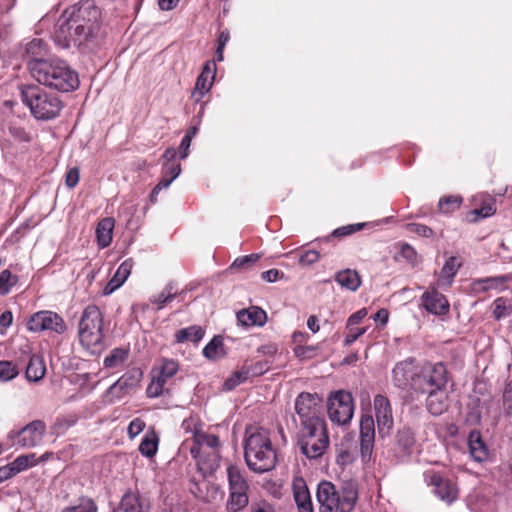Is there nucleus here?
I'll use <instances>...</instances> for the list:
<instances>
[{
	"label": "nucleus",
	"instance_id": "obj_50",
	"mask_svg": "<svg viewBox=\"0 0 512 512\" xmlns=\"http://www.w3.org/2000/svg\"><path fill=\"white\" fill-rule=\"evenodd\" d=\"M18 375L16 365L11 361H0V382H7Z\"/></svg>",
	"mask_w": 512,
	"mask_h": 512
},
{
	"label": "nucleus",
	"instance_id": "obj_25",
	"mask_svg": "<svg viewBox=\"0 0 512 512\" xmlns=\"http://www.w3.org/2000/svg\"><path fill=\"white\" fill-rule=\"evenodd\" d=\"M446 389L435 390L424 393L426 397V407L429 413L434 416L443 414L448 407Z\"/></svg>",
	"mask_w": 512,
	"mask_h": 512
},
{
	"label": "nucleus",
	"instance_id": "obj_11",
	"mask_svg": "<svg viewBox=\"0 0 512 512\" xmlns=\"http://www.w3.org/2000/svg\"><path fill=\"white\" fill-rule=\"evenodd\" d=\"M63 317L51 310H41L33 313L27 321V329L31 332H48L62 335L67 331Z\"/></svg>",
	"mask_w": 512,
	"mask_h": 512
},
{
	"label": "nucleus",
	"instance_id": "obj_63",
	"mask_svg": "<svg viewBox=\"0 0 512 512\" xmlns=\"http://www.w3.org/2000/svg\"><path fill=\"white\" fill-rule=\"evenodd\" d=\"M503 400L507 408L512 410V380L505 387Z\"/></svg>",
	"mask_w": 512,
	"mask_h": 512
},
{
	"label": "nucleus",
	"instance_id": "obj_3",
	"mask_svg": "<svg viewBox=\"0 0 512 512\" xmlns=\"http://www.w3.org/2000/svg\"><path fill=\"white\" fill-rule=\"evenodd\" d=\"M244 456L248 467L256 473L268 472L275 467L276 451L267 429L254 426L246 428Z\"/></svg>",
	"mask_w": 512,
	"mask_h": 512
},
{
	"label": "nucleus",
	"instance_id": "obj_17",
	"mask_svg": "<svg viewBox=\"0 0 512 512\" xmlns=\"http://www.w3.org/2000/svg\"><path fill=\"white\" fill-rule=\"evenodd\" d=\"M374 409L379 433L389 432L393 426L392 408L389 399L381 394L374 397Z\"/></svg>",
	"mask_w": 512,
	"mask_h": 512
},
{
	"label": "nucleus",
	"instance_id": "obj_13",
	"mask_svg": "<svg viewBox=\"0 0 512 512\" xmlns=\"http://www.w3.org/2000/svg\"><path fill=\"white\" fill-rule=\"evenodd\" d=\"M178 363L172 359H164L161 366L151 371V382L146 393L150 398L159 397L163 392L167 381L178 371Z\"/></svg>",
	"mask_w": 512,
	"mask_h": 512
},
{
	"label": "nucleus",
	"instance_id": "obj_8",
	"mask_svg": "<svg viewBox=\"0 0 512 512\" xmlns=\"http://www.w3.org/2000/svg\"><path fill=\"white\" fill-rule=\"evenodd\" d=\"M448 372L442 362H425L418 367V374L414 381V392L426 393L446 389Z\"/></svg>",
	"mask_w": 512,
	"mask_h": 512
},
{
	"label": "nucleus",
	"instance_id": "obj_27",
	"mask_svg": "<svg viewBox=\"0 0 512 512\" xmlns=\"http://www.w3.org/2000/svg\"><path fill=\"white\" fill-rule=\"evenodd\" d=\"M259 364L253 366L244 365L240 370L235 371L224 382V388L228 391L233 390L238 385L244 383L249 377L262 373V367L258 368Z\"/></svg>",
	"mask_w": 512,
	"mask_h": 512
},
{
	"label": "nucleus",
	"instance_id": "obj_7",
	"mask_svg": "<svg viewBox=\"0 0 512 512\" xmlns=\"http://www.w3.org/2000/svg\"><path fill=\"white\" fill-rule=\"evenodd\" d=\"M327 426L300 428L297 434V446L306 458L318 459L324 455L329 447Z\"/></svg>",
	"mask_w": 512,
	"mask_h": 512
},
{
	"label": "nucleus",
	"instance_id": "obj_47",
	"mask_svg": "<svg viewBox=\"0 0 512 512\" xmlns=\"http://www.w3.org/2000/svg\"><path fill=\"white\" fill-rule=\"evenodd\" d=\"M475 407L471 408L468 413L467 419L472 423H479L482 418L483 410L486 408L485 401L481 402L479 398H471L470 404Z\"/></svg>",
	"mask_w": 512,
	"mask_h": 512
},
{
	"label": "nucleus",
	"instance_id": "obj_52",
	"mask_svg": "<svg viewBox=\"0 0 512 512\" xmlns=\"http://www.w3.org/2000/svg\"><path fill=\"white\" fill-rule=\"evenodd\" d=\"M363 226H364L363 223H356V224H349L346 226H342V227L335 229L332 232L331 236L338 237V238L346 237V236L354 234L355 232L360 231L363 228Z\"/></svg>",
	"mask_w": 512,
	"mask_h": 512
},
{
	"label": "nucleus",
	"instance_id": "obj_12",
	"mask_svg": "<svg viewBox=\"0 0 512 512\" xmlns=\"http://www.w3.org/2000/svg\"><path fill=\"white\" fill-rule=\"evenodd\" d=\"M46 424L42 420H34L19 430H11L7 438L13 446L33 448L38 446L46 433Z\"/></svg>",
	"mask_w": 512,
	"mask_h": 512
},
{
	"label": "nucleus",
	"instance_id": "obj_14",
	"mask_svg": "<svg viewBox=\"0 0 512 512\" xmlns=\"http://www.w3.org/2000/svg\"><path fill=\"white\" fill-rule=\"evenodd\" d=\"M375 442V424L371 415H363L360 420V456L366 464L372 459Z\"/></svg>",
	"mask_w": 512,
	"mask_h": 512
},
{
	"label": "nucleus",
	"instance_id": "obj_19",
	"mask_svg": "<svg viewBox=\"0 0 512 512\" xmlns=\"http://www.w3.org/2000/svg\"><path fill=\"white\" fill-rule=\"evenodd\" d=\"M216 74V64L214 61H207L202 69L201 74L197 77L192 98L198 102L208 93L212 87Z\"/></svg>",
	"mask_w": 512,
	"mask_h": 512
},
{
	"label": "nucleus",
	"instance_id": "obj_31",
	"mask_svg": "<svg viewBox=\"0 0 512 512\" xmlns=\"http://www.w3.org/2000/svg\"><path fill=\"white\" fill-rule=\"evenodd\" d=\"M396 443L397 448L403 453V455L412 454L416 445L414 429L408 425L399 429L396 435Z\"/></svg>",
	"mask_w": 512,
	"mask_h": 512
},
{
	"label": "nucleus",
	"instance_id": "obj_18",
	"mask_svg": "<svg viewBox=\"0 0 512 512\" xmlns=\"http://www.w3.org/2000/svg\"><path fill=\"white\" fill-rule=\"evenodd\" d=\"M247 482H229V498L226 503L228 512H239L249 503Z\"/></svg>",
	"mask_w": 512,
	"mask_h": 512
},
{
	"label": "nucleus",
	"instance_id": "obj_44",
	"mask_svg": "<svg viewBox=\"0 0 512 512\" xmlns=\"http://www.w3.org/2000/svg\"><path fill=\"white\" fill-rule=\"evenodd\" d=\"M127 358V351L122 348L113 349L104 359L105 368H116Z\"/></svg>",
	"mask_w": 512,
	"mask_h": 512
},
{
	"label": "nucleus",
	"instance_id": "obj_46",
	"mask_svg": "<svg viewBox=\"0 0 512 512\" xmlns=\"http://www.w3.org/2000/svg\"><path fill=\"white\" fill-rule=\"evenodd\" d=\"M26 53L32 56V59H39L46 53V43L40 38H34L26 45Z\"/></svg>",
	"mask_w": 512,
	"mask_h": 512
},
{
	"label": "nucleus",
	"instance_id": "obj_32",
	"mask_svg": "<svg viewBox=\"0 0 512 512\" xmlns=\"http://www.w3.org/2000/svg\"><path fill=\"white\" fill-rule=\"evenodd\" d=\"M46 373L45 361L40 355H32L26 368V379L30 382H39Z\"/></svg>",
	"mask_w": 512,
	"mask_h": 512
},
{
	"label": "nucleus",
	"instance_id": "obj_4",
	"mask_svg": "<svg viewBox=\"0 0 512 512\" xmlns=\"http://www.w3.org/2000/svg\"><path fill=\"white\" fill-rule=\"evenodd\" d=\"M336 487L333 482H319L317 499L320 512H351L358 498L356 482H342Z\"/></svg>",
	"mask_w": 512,
	"mask_h": 512
},
{
	"label": "nucleus",
	"instance_id": "obj_29",
	"mask_svg": "<svg viewBox=\"0 0 512 512\" xmlns=\"http://www.w3.org/2000/svg\"><path fill=\"white\" fill-rule=\"evenodd\" d=\"M512 280V275H500L495 277H486L476 279L472 283V288L475 292H485L490 289L502 290L505 288V283Z\"/></svg>",
	"mask_w": 512,
	"mask_h": 512
},
{
	"label": "nucleus",
	"instance_id": "obj_51",
	"mask_svg": "<svg viewBox=\"0 0 512 512\" xmlns=\"http://www.w3.org/2000/svg\"><path fill=\"white\" fill-rule=\"evenodd\" d=\"M29 467V458L26 456H19L17 457L10 465H9V472L7 475L4 476L5 479L14 476L16 473L25 470ZM0 480H3V476L0 475Z\"/></svg>",
	"mask_w": 512,
	"mask_h": 512
},
{
	"label": "nucleus",
	"instance_id": "obj_61",
	"mask_svg": "<svg viewBox=\"0 0 512 512\" xmlns=\"http://www.w3.org/2000/svg\"><path fill=\"white\" fill-rule=\"evenodd\" d=\"M9 132L14 137V139H16L20 142H28L30 140L29 135L21 127H15V126L10 127Z\"/></svg>",
	"mask_w": 512,
	"mask_h": 512
},
{
	"label": "nucleus",
	"instance_id": "obj_49",
	"mask_svg": "<svg viewBox=\"0 0 512 512\" xmlns=\"http://www.w3.org/2000/svg\"><path fill=\"white\" fill-rule=\"evenodd\" d=\"M512 313V306L507 304V300L505 298H497L494 301V311L493 316L496 320H500L501 318L507 317Z\"/></svg>",
	"mask_w": 512,
	"mask_h": 512
},
{
	"label": "nucleus",
	"instance_id": "obj_39",
	"mask_svg": "<svg viewBox=\"0 0 512 512\" xmlns=\"http://www.w3.org/2000/svg\"><path fill=\"white\" fill-rule=\"evenodd\" d=\"M223 354V337L220 335L214 336L203 349V355L207 359L215 360Z\"/></svg>",
	"mask_w": 512,
	"mask_h": 512
},
{
	"label": "nucleus",
	"instance_id": "obj_64",
	"mask_svg": "<svg viewBox=\"0 0 512 512\" xmlns=\"http://www.w3.org/2000/svg\"><path fill=\"white\" fill-rule=\"evenodd\" d=\"M251 512H275L274 507L267 502H260L251 506Z\"/></svg>",
	"mask_w": 512,
	"mask_h": 512
},
{
	"label": "nucleus",
	"instance_id": "obj_55",
	"mask_svg": "<svg viewBox=\"0 0 512 512\" xmlns=\"http://www.w3.org/2000/svg\"><path fill=\"white\" fill-rule=\"evenodd\" d=\"M320 259V254L317 250L311 249L304 251L299 257V263L303 266H309L316 263Z\"/></svg>",
	"mask_w": 512,
	"mask_h": 512
},
{
	"label": "nucleus",
	"instance_id": "obj_16",
	"mask_svg": "<svg viewBox=\"0 0 512 512\" xmlns=\"http://www.w3.org/2000/svg\"><path fill=\"white\" fill-rule=\"evenodd\" d=\"M419 365L412 358L397 363L392 371L393 383L400 389L414 391V381L418 374Z\"/></svg>",
	"mask_w": 512,
	"mask_h": 512
},
{
	"label": "nucleus",
	"instance_id": "obj_30",
	"mask_svg": "<svg viewBox=\"0 0 512 512\" xmlns=\"http://www.w3.org/2000/svg\"><path fill=\"white\" fill-rule=\"evenodd\" d=\"M293 490L298 512H313L312 500L306 482H293Z\"/></svg>",
	"mask_w": 512,
	"mask_h": 512
},
{
	"label": "nucleus",
	"instance_id": "obj_58",
	"mask_svg": "<svg viewBox=\"0 0 512 512\" xmlns=\"http://www.w3.org/2000/svg\"><path fill=\"white\" fill-rule=\"evenodd\" d=\"M181 173V166L177 163H164L163 165V174L165 176H170V178L174 181L179 174Z\"/></svg>",
	"mask_w": 512,
	"mask_h": 512
},
{
	"label": "nucleus",
	"instance_id": "obj_42",
	"mask_svg": "<svg viewBox=\"0 0 512 512\" xmlns=\"http://www.w3.org/2000/svg\"><path fill=\"white\" fill-rule=\"evenodd\" d=\"M158 448V437L152 433L145 435L139 445V451L146 457H152L156 454Z\"/></svg>",
	"mask_w": 512,
	"mask_h": 512
},
{
	"label": "nucleus",
	"instance_id": "obj_62",
	"mask_svg": "<svg viewBox=\"0 0 512 512\" xmlns=\"http://www.w3.org/2000/svg\"><path fill=\"white\" fill-rule=\"evenodd\" d=\"M367 315V310L362 308L353 313L347 320V327L359 324Z\"/></svg>",
	"mask_w": 512,
	"mask_h": 512
},
{
	"label": "nucleus",
	"instance_id": "obj_10",
	"mask_svg": "<svg viewBox=\"0 0 512 512\" xmlns=\"http://www.w3.org/2000/svg\"><path fill=\"white\" fill-rule=\"evenodd\" d=\"M354 410V399L350 392L338 390L331 393L327 403V412L332 423L339 426L349 424L353 418Z\"/></svg>",
	"mask_w": 512,
	"mask_h": 512
},
{
	"label": "nucleus",
	"instance_id": "obj_43",
	"mask_svg": "<svg viewBox=\"0 0 512 512\" xmlns=\"http://www.w3.org/2000/svg\"><path fill=\"white\" fill-rule=\"evenodd\" d=\"M98 508L94 500L89 497H80L76 505L66 507L62 512H97Z\"/></svg>",
	"mask_w": 512,
	"mask_h": 512
},
{
	"label": "nucleus",
	"instance_id": "obj_36",
	"mask_svg": "<svg viewBox=\"0 0 512 512\" xmlns=\"http://www.w3.org/2000/svg\"><path fill=\"white\" fill-rule=\"evenodd\" d=\"M496 213L495 200L489 198L481 204L480 208L468 212L466 219L470 223H475L480 219L488 218Z\"/></svg>",
	"mask_w": 512,
	"mask_h": 512
},
{
	"label": "nucleus",
	"instance_id": "obj_28",
	"mask_svg": "<svg viewBox=\"0 0 512 512\" xmlns=\"http://www.w3.org/2000/svg\"><path fill=\"white\" fill-rule=\"evenodd\" d=\"M115 220L112 217L101 219L96 226V238L99 248L104 249L112 242Z\"/></svg>",
	"mask_w": 512,
	"mask_h": 512
},
{
	"label": "nucleus",
	"instance_id": "obj_20",
	"mask_svg": "<svg viewBox=\"0 0 512 512\" xmlns=\"http://www.w3.org/2000/svg\"><path fill=\"white\" fill-rule=\"evenodd\" d=\"M423 307L431 314L445 315L449 311V302L446 297L432 288L421 296Z\"/></svg>",
	"mask_w": 512,
	"mask_h": 512
},
{
	"label": "nucleus",
	"instance_id": "obj_22",
	"mask_svg": "<svg viewBox=\"0 0 512 512\" xmlns=\"http://www.w3.org/2000/svg\"><path fill=\"white\" fill-rule=\"evenodd\" d=\"M237 320L242 326H263L267 321L266 312L257 306H251L237 312Z\"/></svg>",
	"mask_w": 512,
	"mask_h": 512
},
{
	"label": "nucleus",
	"instance_id": "obj_15",
	"mask_svg": "<svg viewBox=\"0 0 512 512\" xmlns=\"http://www.w3.org/2000/svg\"><path fill=\"white\" fill-rule=\"evenodd\" d=\"M142 373L139 370H132L123 374L114 384L107 390L109 402L120 400L126 394H129L136 388L141 380Z\"/></svg>",
	"mask_w": 512,
	"mask_h": 512
},
{
	"label": "nucleus",
	"instance_id": "obj_60",
	"mask_svg": "<svg viewBox=\"0 0 512 512\" xmlns=\"http://www.w3.org/2000/svg\"><path fill=\"white\" fill-rule=\"evenodd\" d=\"M295 355L301 359L311 358L315 353V348L313 346H302L298 345L294 349Z\"/></svg>",
	"mask_w": 512,
	"mask_h": 512
},
{
	"label": "nucleus",
	"instance_id": "obj_45",
	"mask_svg": "<svg viewBox=\"0 0 512 512\" xmlns=\"http://www.w3.org/2000/svg\"><path fill=\"white\" fill-rule=\"evenodd\" d=\"M18 277L12 275L9 270H3L0 273V295H6L10 292L11 288L16 285Z\"/></svg>",
	"mask_w": 512,
	"mask_h": 512
},
{
	"label": "nucleus",
	"instance_id": "obj_33",
	"mask_svg": "<svg viewBox=\"0 0 512 512\" xmlns=\"http://www.w3.org/2000/svg\"><path fill=\"white\" fill-rule=\"evenodd\" d=\"M335 281L350 291H356L361 285V278L356 270L344 269L335 274Z\"/></svg>",
	"mask_w": 512,
	"mask_h": 512
},
{
	"label": "nucleus",
	"instance_id": "obj_1",
	"mask_svg": "<svg viewBox=\"0 0 512 512\" xmlns=\"http://www.w3.org/2000/svg\"><path fill=\"white\" fill-rule=\"evenodd\" d=\"M101 11L93 0H82L66 8L58 20L55 41L63 48L79 47L100 28Z\"/></svg>",
	"mask_w": 512,
	"mask_h": 512
},
{
	"label": "nucleus",
	"instance_id": "obj_53",
	"mask_svg": "<svg viewBox=\"0 0 512 512\" xmlns=\"http://www.w3.org/2000/svg\"><path fill=\"white\" fill-rule=\"evenodd\" d=\"M260 259V255L258 254H250L238 257L234 260V262L231 265V269H240L248 267L249 265L255 263Z\"/></svg>",
	"mask_w": 512,
	"mask_h": 512
},
{
	"label": "nucleus",
	"instance_id": "obj_38",
	"mask_svg": "<svg viewBox=\"0 0 512 512\" xmlns=\"http://www.w3.org/2000/svg\"><path fill=\"white\" fill-rule=\"evenodd\" d=\"M177 294V285L174 282H169L158 295L150 298V302L156 304L157 309L161 310L167 303L171 302Z\"/></svg>",
	"mask_w": 512,
	"mask_h": 512
},
{
	"label": "nucleus",
	"instance_id": "obj_35",
	"mask_svg": "<svg viewBox=\"0 0 512 512\" xmlns=\"http://www.w3.org/2000/svg\"><path fill=\"white\" fill-rule=\"evenodd\" d=\"M191 483L192 485L189 489L195 495L196 498H199L205 502H210L216 498L218 488L215 486L214 482Z\"/></svg>",
	"mask_w": 512,
	"mask_h": 512
},
{
	"label": "nucleus",
	"instance_id": "obj_57",
	"mask_svg": "<svg viewBox=\"0 0 512 512\" xmlns=\"http://www.w3.org/2000/svg\"><path fill=\"white\" fill-rule=\"evenodd\" d=\"M145 428V422L140 418L133 419L128 425V435L130 438H135L139 435L143 429Z\"/></svg>",
	"mask_w": 512,
	"mask_h": 512
},
{
	"label": "nucleus",
	"instance_id": "obj_41",
	"mask_svg": "<svg viewBox=\"0 0 512 512\" xmlns=\"http://www.w3.org/2000/svg\"><path fill=\"white\" fill-rule=\"evenodd\" d=\"M461 264L458 262L457 258L452 256L449 257L446 262L444 263L441 273H440V279L441 280H447L448 284H451L453 278L457 274Z\"/></svg>",
	"mask_w": 512,
	"mask_h": 512
},
{
	"label": "nucleus",
	"instance_id": "obj_48",
	"mask_svg": "<svg viewBox=\"0 0 512 512\" xmlns=\"http://www.w3.org/2000/svg\"><path fill=\"white\" fill-rule=\"evenodd\" d=\"M208 437L207 433L201 432L199 430H195L193 433V445L190 447L191 455H200L201 453L207 452L204 449L206 438Z\"/></svg>",
	"mask_w": 512,
	"mask_h": 512
},
{
	"label": "nucleus",
	"instance_id": "obj_6",
	"mask_svg": "<svg viewBox=\"0 0 512 512\" xmlns=\"http://www.w3.org/2000/svg\"><path fill=\"white\" fill-rule=\"evenodd\" d=\"M104 321L96 305H88L82 312L78 336L81 345L92 355L100 354L106 347Z\"/></svg>",
	"mask_w": 512,
	"mask_h": 512
},
{
	"label": "nucleus",
	"instance_id": "obj_54",
	"mask_svg": "<svg viewBox=\"0 0 512 512\" xmlns=\"http://www.w3.org/2000/svg\"><path fill=\"white\" fill-rule=\"evenodd\" d=\"M407 230L425 238H430L434 235L433 230L429 226L419 223L408 224Z\"/></svg>",
	"mask_w": 512,
	"mask_h": 512
},
{
	"label": "nucleus",
	"instance_id": "obj_56",
	"mask_svg": "<svg viewBox=\"0 0 512 512\" xmlns=\"http://www.w3.org/2000/svg\"><path fill=\"white\" fill-rule=\"evenodd\" d=\"M347 329H348V333L344 339L345 346H350L352 343H354L360 336H362L367 331V329L365 327L353 328V326H351V327H347Z\"/></svg>",
	"mask_w": 512,
	"mask_h": 512
},
{
	"label": "nucleus",
	"instance_id": "obj_24",
	"mask_svg": "<svg viewBox=\"0 0 512 512\" xmlns=\"http://www.w3.org/2000/svg\"><path fill=\"white\" fill-rule=\"evenodd\" d=\"M468 446L470 455L475 461L483 462L489 458V449L478 430H472L469 433Z\"/></svg>",
	"mask_w": 512,
	"mask_h": 512
},
{
	"label": "nucleus",
	"instance_id": "obj_2",
	"mask_svg": "<svg viewBox=\"0 0 512 512\" xmlns=\"http://www.w3.org/2000/svg\"><path fill=\"white\" fill-rule=\"evenodd\" d=\"M31 76L41 85L61 92L78 88L79 79L75 71L60 59H31L28 62Z\"/></svg>",
	"mask_w": 512,
	"mask_h": 512
},
{
	"label": "nucleus",
	"instance_id": "obj_5",
	"mask_svg": "<svg viewBox=\"0 0 512 512\" xmlns=\"http://www.w3.org/2000/svg\"><path fill=\"white\" fill-rule=\"evenodd\" d=\"M20 96L23 104L27 106L38 120H51L59 116L63 103L61 99L36 84H26L20 87Z\"/></svg>",
	"mask_w": 512,
	"mask_h": 512
},
{
	"label": "nucleus",
	"instance_id": "obj_21",
	"mask_svg": "<svg viewBox=\"0 0 512 512\" xmlns=\"http://www.w3.org/2000/svg\"><path fill=\"white\" fill-rule=\"evenodd\" d=\"M196 460L198 471L204 478L214 477L219 468L220 455L218 451H208L200 455H192Z\"/></svg>",
	"mask_w": 512,
	"mask_h": 512
},
{
	"label": "nucleus",
	"instance_id": "obj_34",
	"mask_svg": "<svg viewBox=\"0 0 512 512\" xmlns=\"http://www.w3.org/2000/svg\"><path fill=\"white\" fill-rule=\"evenodd\" d=\"M432 492L441 500L448 503L453 502L458 497V487L456 482H431Z\"/></svg>",
	"mask_w": 512,
	"mask_h": 512
},
{
	"label": "nucleus",
	"instance_id": "obj_40",
	"mask_svg": "<svg viewBox=\"0 0 512 512\" xmlns=\"http://www.w3.org/2000/svg\"><path fill=\"white\" fill-rule=\"evenodd\" d=\"M462 204V197L457 195L445 196L439 199L438 209L440 213L451 214L458 210Z\"/></svg>",
	"mask_w": 512,
	"mask_h": 512
},
{
	"label": "nucleus",
	"instance_id": "obj_59",
	"mask_svg": "<svg viewBox=\"0 0 512 512\" xmlns=\"http://www.w3.org/2000/svg\"><path fill=\"white\" fill-rule=\"evenodd\" d=\"M79 182V169L74 167L66 173L65 183L69 188H74Z\"/></svg>",
	"mask_w": 512,
	"mask_h": 512
},
{
	"label": "nucleus",
	"instance_id": "obj_26",
	"mask_svg": "<svg viewBox=\"0 0 512 512\" xmlns=\"http://www.w3.org/2000/svg\"><path fill=\"white\" fill-rule=\"evenodd\" d=\"M114 512H148V506L141 500L138 491H127Z\"/></svg>",
	"mask_w": 512,
	"mask_h": 512
},
{
	"label": "nucleus",
	"instance_id": "obj_37",
	"mask_svg": "<svg viewBox=\"0 0 512 512\" xmlns=\"http://www.w3.org/2000/svg\"><path fill=\"white\" fill-rule=\"evenodd\" d=\"M204 333L205 332L201 326L192 325L178 330L175 333V340L177 343H183L186 341L197 343L202 340Z\"/></svg>",
	"mask_w": 512,
	"mask_h": 512
},
{
	"label": "nucleus",
	"instance_id": "obj_9",
	"mask_svg": "<svg viewBox=\"0 0 512 512\" xmlns=\"http://www.w3.org/2000/svg\"><path fill=\"white\" fill-rule=\"evenodd\" d=\"M295 411L300 428L326 425L323 416V400L316 393H300L295 400Z\"/></svg>",
	"mask_w": 512,
	"mask_h": 512
},
{
	"label": "nucleus",
	"instance_id": "obj_23",
	"mask_svg": "<svg viewBox=\"0 0 512 512\" xmlns=\"http://www.w3.org/2000/svg\"><path fill=\"white\" fill-rule=\"evenodd\" d=\"M133 266V259L129 258L123 261L117 268L113 277L105 286L104 294L109 295L113 293L115 290H117L119 287H121L130 276Z\"/></svg>",
	"mask_w": 512,
	"mask_h": 512
}]
</instances>
